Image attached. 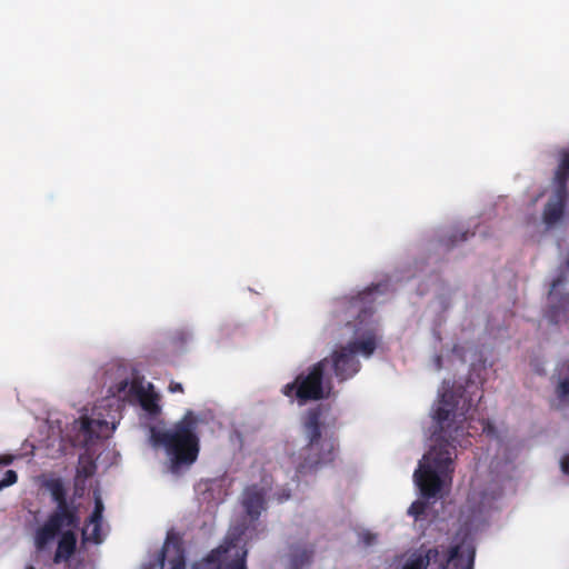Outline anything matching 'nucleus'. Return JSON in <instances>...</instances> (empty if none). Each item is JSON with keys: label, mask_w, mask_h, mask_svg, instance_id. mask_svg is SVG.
Here are the masks:
<instances>
[{"label": "nucleus", "mask_w": 569, "mask_h": 569, "mask_svg": "<svg viewBox=\"0 0 569 569\" xmlns=\"http://www.w3.org/2000/svg\"><path fill=\"white\" fill-rule=\"evenodd\" d=\"M377 289L360 293L357 299L346 306L342 301L336 309L338 322L343 323L339 332V341L330 355L307 371L299 373L292 382L283 386L282 393L300 406L309 400L328 397L332 386L329 370L340 380L353 377L360 370V358H370L380 339V326L372 309L368 307L376 300Z\"/></svg>", "instance_id": "f257e3e1"}, {"label": "nucleus", "mask_w": 569, "mask_h": 569, "mask_svg": "<svg viewBox=\"0 0 569 569\" xmlns=\"http://www.w3.org/2000/svg\"><path fill=\"white\" fill-rule=\"evenodd\" d=\"M469 379H445L440 390V399L435 409V418L439 432L435 443L423 455L418 469L413 473V481L423 498H436L445 483L450 480L453 470L456 448L470 443L469 428L466 427L467 415L471 408L472 399L466 397Z\"/></svg>", "instance_id": "f03ea898"}, {"label": "nucleus", "mask_w": 569, "mask_h": 569, "mask_svg": "<svg viewBox=\"0 0 569 569\" xmlns=\"http://www.w3.org/2000/svg\"><path fill=\"white\" fill-rule=\"evenodd\" d=\"M109 391L111 399L104 406L110 408L108 418L100 412L102 406H99L94 410V417L82 416L72 422V427L66 436L73 446L90 448L97 440L109 437L116 429L122 402L139 405L151 417L158 416L161 411L158 393L152 383L143 378H134L131 381L121 380Z\"/></svg>", "instance_id": "7ed1b4c3"}, {"label": "nucleus", "mask_w": 569, "mask_h": 569, "mask_svg": "<svg viewBox=\"0 0 569 569\" xmlns=\"http://www.w3.org/2000/svg\"><path fill=\"white\" fill-rule=\"evenodd\" d=\"M268 482L252 485L244 489L241 505L249 518L232 525L223 542L192 569H247V543L257 535V520L266 509Z\"/></svg>", "instance_id": "20e7f679"}, {"label": "nucleus", "mask_w": 569, "mask_h": 569, "mask_svg": "<svg viewBox=\"0 0 569 569\" xmlns=\"http://www.w3.org/2000/svg\"><path fill=\"white\" fill-rule=\"evenodd\" d=\"M200 418L188 410L171 428H150L149 440L153 448H163L168 459V469L178 475L189 468L198 457Z\"/></svg>", "instance_id": "39448f33"}, {"label": "nucleus", "mask_w": 569, "mask_h": 569, "mask_svg": "<svg viewBox=\"0 0 569 569\" xmlns=\"http://www.w3.org/2000/svg\"><path fill=\"white\" fill-rule=\"evenodd\" d=\"M475 548L463 539L448 548L419 549L410 553L402 569H472Z\"/></svg>", "instance_id": "423d86ee"}, {"label": "nucleus", "mask_w": 569, "mask_h": 569, "mask_svg": "<svg viewBox=\"0 0 569 569\" xmlns=\"http://www.w3.org/2000/svg\"><path fill=\"white\" fill-rule=\"evenodd\" d=\"M303 438L306 445L299 452V473H306L332 460L335 441L321 431L318 412L308 415L303 423Z\"/></svg>", "instance_id": "0eeeda50"}, {"label": "nucleus", "mask_w": 569, "mask_h": 569, "mask_svg": "<svg viewBox=\"0 0 569 569\" xmlns=\"http://www.w3.org/2000/svg\"><path fill=\"white\" fill-rule=\"evenodd\" d=\"M78 520L72 512H54L47 522L37 530L34 543L37 549L43 550L50 546L57 536H60L54 561L68 560L76 548V535L73 529Z\"/></svg>", "instance_id": "6e6552de"}, {"label": "nucleus", "mask_w": 569, "mask_h": 569, "mask_svg": "<svg viewBox=\"0 0 569 569\" xmlns=\"http://www.w3.org/2000/svg\"><path fill=\"white\" fill-rule=\"evenodd\" d=\"M477 361H480V357L473 347L459 346L455 347L450 353L437 357L435 368L437 370L447 369L455 372H465L466 370H475Z\"/></svg>", "instance_id": "1a4fd4ad"}, {"label": "nucleus", "mask_w": 569, "mask_h": 569, "mask_svg": "<svg viewBox=\"0 0 569 569\" xmlns=\"http://www.w3.org/2000/svg\"><path fill=\"white\" fill-rule=\"evenodd\" d=\"M549 302L552 307V319L556 322L561 321L558 309L569 307V256L566 257L565 264L560 266L551 280Z\"/></svg>", "instance_id": "9d476101"}, {"label": "nucleus", "mask_w": 569, "mask_h": 569, "mask_svg": "<svg viewBox=\"0 0 569 569\" xmlns=\"http://www.w3.org/2000/svg\"><path fill=\"white\" fill-rule=\"evenodd\" d=\"M184 555L178 535L169 532L157 561L148 569H184Z\"/></svg>", "instance_id": "9b49d317"}, {"label": "nucleus", "mask_w": 569, "mask_h": 569, "mask_svg": "<svg viewBox=\"0 0 569 569\" xmlns=\"http://www.w3.org/2000/svg\"><path fill=\"white\" fill-rule=\"evenodd\" d=\"M103 510L104 506L101 498L94 495V509L82 529L84 542L100 543L103 540L106 536L102 521Z\"/></svg>", "instance_id": "f8f14e48"}, {"label": "nucleus", "mask_w": 569, "mask_h": 569, "mask_svg": "<svg viewBox=\"0 0 569 569\" xmlns=\"http://www.w3.org/2000/svg\"><path fill=\"white\" fill-rule=\"evenodd\" d=\"M568 197V189L556 186L553 194L550 197L543 209V221L546 224L553 226L560 221L565 212Z\"/></svg>", "instance_id": "ddd939ff"}, {"label": "nucleus", "mask_w": 569, "mask_h": 569, "mask_svg": "<svg viewBox=\"0 0 569 569\" xmlns=\"http://www.w3.org/2000/svg\"><path fill=\"white\" fill-rule=\"evenodd\" d=\"M555 386V401L563 406L569 400V361L560 365L552 377Z\"/></svg>", "instance_id": "4468645a"}, {"label": "nucleus", "mask_w": 569, "mask_h": 569, "mask_svg": "<svg viewBox=\"0 0 569 569\" xmlns=\"http://www.w3.org/2000/svg\"><path fill=\"white\" fill-rule=\"evenodd\" d=\"M43 487L50 491L53 500L58 503L56 512H70L66 505L64 487L61 479L56 477H47L42 481Z\"/></svg>", "instance_id": "2eb2a0df"}, {"label": "nucleus", "mask_w": 569, "mask_h": 569, "mask_svg": "<svg viewBox=\"0 0 569 569\" xmlns=\"http://www.w3.org/2000/svg\"><path fill=\"white\" fill-rule=\"evenodd\" d=\"M569 181V148H562L558 152V166L553 176L555 186L563 189Z\"/></svg>", "instance_id": "dca6fc26"}, {"label": "nucleus", "mask_w": 569, "mask_h": 569, "mask_svg": "<svg viewBox=\"0 0 569 569\" xmlns=\"http://www.w3.org/2000/svg\"><path fill=\"white\" fill-rule=\"evenodd\" d=\"M495 500L493 495L473 491L469 498V505L472 509V517H480L486 510L490 509Z\"/></svg>", "instance_id": "f3484780"}, {"label": "nucleus", "mask_w": 569, "mask_h": 569, "mask_svg": "<svg viewBox=\"0 0 569 569\" xmlns=\"http://www.w3.org/2000/svg\"><path fill=\"white\" fill-rule=\"evenodd\" d=\"M313 548L310 543L293 546L291 548L292 569H300L307 565L312 556Z\"/></svg>", "instance_id": "a211bd4d"}, {"label": "nucleus", "mask_w": 569, "mask_h": 569, "mask_svg": "<svg viewBox=\"0 0 569 569\" xmlns=\"http://www.w3.org/2000/svg\"><path fill=\"white\" fill-rule=\"evenodd\" d=\"M473 236H475L473 231H470L469 229H465L462 226L451 227L443 234V237L446 239V244L448 247H457Z\"/></svg>", "instance_id": "6ab92c4d"}, {"label": "nucleus", "mask_w": 569, "mask_h": 569, "mask_svg": "<svg viewBox=\"0 0 569 569\" xmlns=\"http://www.w3.org/2000/svg\"><path fill=\"white\" fill-rule=\"evenodd\" d=\"M18 476L14 470H8L4 475V478L0 481V491L3 488H7L9 486H12L17 482Z\"/></svg>", "instance_id": "aec40b11"}, {"label": "nucleus", "mask_w": 569, "mask_h": 569, "mask_svg": "<svg viewBox=\"0 0 569 569\" xmlns=\"http://www.w3.org/2000/svg\"><path fill=\"white\" fill-rule=\"evenodd\" d=\"M426 509V502L422 500H417L412 502V505L408 509V513L415 518H418L420 515L423 513Z\"/></svg>", "instance_id": "412c9836"}, {"label": "nucleus", "mask_w": 569, "mask_h": 569, "mask_svg": "<svg viewBox=\"0 0 569 569\" xmlns=\"http://www.w3.org/2000/svg\"><path fill=\"white\" fill-rule=\"evenodd\" d=\"M359 538L366 547L373 546L377 542V535L368 530L361 531Z\"/></svg>", "instance_id": "4be33fe9"}, {"label": "nucleus", "mask_w": 569, "mask_h": 569, "mask_svg": "<svg viewBox=\"0 0 569 569\" xmlns=\"http://www.w3.org/2000/svg\"><path fill=\"white\" fill-rule=\"evenodd\" d=\"M560 469L565 476H569V453H566L560 460Z\"/></svg>", "instance_id": "5701e85b"}, {"label": "nucleus", "mask_w": 569, "mask_h": 569, "mask_svg": "<svg viewBox=\"0 0 569 569\" xmlns=\"http://www.w3.org/2000/svg\"><path fill=\"white\" fill-rule=\"evenodd\" d=\"M170 392H183V387L180 382L171 381L168 387Z\"/></svg>", "instance_id": "b1692460"}, {"label": "nucleus", "mask_w": 569, "mask_h": 569, "mask_svg": "<svg viewBox=\"0 0 569 569\" xmlns=\"http://www.w3.org/2000/svg\"><path fill=\"white\" fill-rule=\"evenodd\" d=\"M14 457L11 455H4L0 457V465L9 466L13 462Z\"/></svg>", "instance_id": "393cba45"}, {"label": "nucleus", "mask_w": 569, "mask_h": 569, "mask_svg": "<svg viewBox=\"0 0 569 569\" xmlns=\"http://www.w3.org/2000/svg\"><path fill=\"white\" fill-rule=\"evenodd\" d=\"M289 498H290V493L289 492H284L281 497H279V500L280 501H284V500H287Z\"/></svg>", "instance_id": "a878e982"}, {"label": "nucleus", "mask_w": 569, "mask_h": 569, "mask_svg": "<svg viewBox=\"0 0 569 569\" xmlns=\"http://www.w3.org/2000/svg\"><path fill=\"white\" fill-rule=\"evenodd\" d=\"M26 569H34L32 566H28Z\"/></svg>", "instance_id": "bb28decb"}]
</instances>
